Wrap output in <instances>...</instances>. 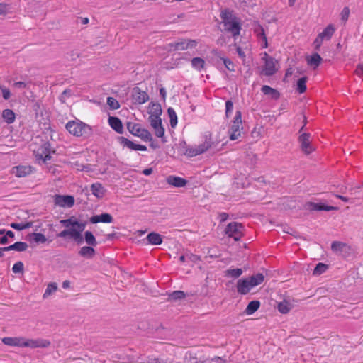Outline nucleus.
Segmentation results:
<instances>
[{"instance_id":"obj_1","label":"nucleus","mask_w":363,"mask_h":363,"mask_svg":"<svg viewBox=\"0 0 363 363\" xmlns=\"http://www.w3.org/2000/svg\"><path fill=\"white\" fill-rule=\"evenodd\" d=\"M60 224L65 228L63 230L57 234V237L62 238H69L75 241L77 244H82L84 240L90 246H96L97 241L91 231H86L84 235L82 232L86 226V222H79L74 216L69 218L61 220Z\"/></svg>"},{"instance_id":"obj_2","label":"nucleus","mask_w":363,"mask_h":363,"mask_svg":"<svg viewBox=\"0 0 363 363\" xmlns=\"http://www.w3.org/2000/svg\"><path fill=\"white\" fill-rule=\"evenodd\" d=\"M220 18L226 31L231 33L233 37L240 35V22L232 11L228 9L223 10L220 13Z\"/></svg>"},{"instance_id":"obj_3","label":"nucleus","mask_w":363,"mask_h":363,"mask_svg":"<svg viewBox=\"0 0 363 363\" xmlns=\"http://www.w3.org/2000/svg\"><path fill=\"white\" fill-rule=\"evenodd\" d=\"M65 128L70 134L75 137L88 138L93 134L92 128L79 120L69 121Z\"/></svg>"},{"instance_id":"obj_4","label":"nucleus","mask_w":363,"mask_h":363,"mask_svg":"<svg viewBox=\"0 0 363 363\" xmlns=\"http://www.w3.org/2000/svg\"><path fill=\"white\" fill-rule=\"evenodd\" d=\"M216 145L217 144L211 140V134L206 135L203 143L195 147L189 146L187 157H191L201 155L208 150L216 146Z\"/></svg>"},{"instance_id":"obj_5","label":"nucleus","mask_w":363,"mask_h":363,"mask_svg":"<svg viewBox=\"0 0 363 363\" xmlns=\"http://www.w3.org/2000/svg\"><path fill=\"white\" fill-rule=\"evenodd\" d=\"M126 127L128 131L133 135L139 137L143 141H152L153 138L152 134L149 130L142 128L139 123H134L132 122H127Z\"/></svg>"},{"instance_id":"obj_6","label":"nucleus","mask_w":363,"mask_h":363,"mask_svg":"<svg viewBox=\"0 0 363 363\" xmlns=\"http://www.w3.org/2000/svg\"><path fill=\"white\" fill-rule=\"evenodd\" d=\"M242 114L240 111H236L233 125L228 130L229 138L231 140H235L241 136Z\"/></svg>"},{"instance_id":"obj_7","label":"nucleus","mask_w":363,"mask_h":363,"mask_svg":"<svg viewBox=\"0 0 363 363\" xmlns=\"http://www.w3.org/2000/svg\"><path fill=\"white\" fill-rule=\"evenodd\" d=\"M243 225L237 222L230 223L225 228V234L233 238L235 241H238L242 237Z\"/></svg>"},{"instance_id":"obj_8","label":"nucleus","mask_w":363,"mask_h":363,"mask_svg":"<svg viewBox=\"0 0 363 363\" xmlns=\"http://www.w3.org/2000/svg\"><path fill=\"white\" fill-rule=\"evenodd\" d=\"M50 345V342L45 339H23V347L35 348H45Z\"/></svg>"},{"instance_id":"obj_9","label":"nucleus","mask_w":363,"mask_h":363,"mask_svg":"<svg viewBox=\"0 0 363 363\" xmlns=\"http://www.w3.org/2000/svg\"><path fill=\"white\" fill-rule=\"evenodd\" d=\"M310 138L311 135L306 133L301 134L298 137V142L301 144V150L306 155L311 154L315 150L311 145Z\"/></svg>"},{"instance_id":"obj_10","label":"nucleus","mask_w":363,"mask_h":363,"mask_svg":"<svg viewBox=\"0 0 363 363\" xmlns=\"http://www.w3.org/2000/svg\"><path fill=\"white\" fill-rule=\"evenodd\" d=\"M262 60L265 62L264 67L263 69L264 74L267 77L272 76L277 72V69L275 67V59L265 53Z\"/></svg>"},{"instance_id":"obj_11","label":"nucleus","mask_w":363,"mask_h":363,"mask_svg":"<svg viewBox=\"0 0 363 363\" xmlns=\"http://www.w3.org/2000/svg\"><path fill=\"white\" fill-rule=\"evenodd\" d=\"M148 120L155 130V135L158 138H163L164 135V128L162 125L161 118L157 116H149Z\"/></svg>"},{"instance_id":"obj_12","label":"nucleus","mask_w":363,"mask_h":363,"mask_svg":"<svg viewBox=\"0 0 363 363\" xmlns=\"http://www.w3.org/2000/svg\"><path fill=\"white\" fill-rule=\"evenodd\" d=\"M132 99L134 104H143L149 100L148 94L135 86L132 90Z\"/></svg>"},{"instance_id":"obj_13","label":"nucleus","mask_w":363,"mask_h":363,"mask_svg":"<svg viewBox=\"0 0 363 363\" xmlns=\"http://www.w3.org/2000/svg\"><path fill=\"white\" fill-rule=\"evenodd\" d=\"M55 204L61 207L70 208L74 204V199L72 196H63L56 194L54 196Z\"/></svg>"},{"instance_id":"obj_14","label":"nucleus","mask_w":363,"mask_h":363,"mask_svg":"<svg viewBox=\"0 0 363 363\" xmlns=\"http://www.w3.org/2000/svg\"><path fill=\"white\" fill-rule=\"evenodd\" d=\"M306 208L309 211H333V210H337L338 208L335 206H328L323 203H313V202H308L306 203Z\"/></svg>"},{"instance_id":"obj_15","label":"nucleus","mask_w":363,"mask_h":363,"mask_svg":"<svg viewBox=\"0 0 363 363\" xmlns=\"http://www.w3.org/2000/svg\"><path fill=\"white\" fill-rule=\"evenodd\" d=\"M252 288L247 278L239 279L237 282V291L240 294L245 295L248 294Z\"/></svg>"},{"instance_id":"obj_16","label":"nucleus","mask_w":363,"mask_h":363,"mask_svg":"<svg viewBox=\"0 0 363 363\" xmlns=\"http://www.w3.org/2000/svg\"><path fill=\"white\" fill-rule=\"evenodd\" d=\"M118 141L120 143L124 146H126L129 149L133 150H140V151H145L147 150V147L145 145H138L135 144L133 142L130 141V140L121 136L118 137Z\"/></svg>"},{"instance_id":"obj_17","label":"nucleus","mask_w":363,"mask_h":363,"mask_svg":"<svg viewBox=\"0 0 363 363\" xmlns=\"http://www.w3.org/2000/svg\"><path fill=\"white\" fill-rule=\"evenodd\" d=\"M197 45L195 40H182L176 43L174 45V50H185L189 48H194Z\"/></svg>"},{"instance_id":"obj_18","label":"nucleus","mask_w":363,"mask_h":363,"mask_svg":"<svg viewBox=\"0 0 363 363\" xmlns=\"http://www.w3.org/2000/svg\"><path fill=\"white\" fill-rule=\"evenodd\" d=\"M91 223H97L99 222L110 223L113 220V216L107 213H101V215L93 216L89 219Z\"/></svg>"},{"instance_id":"obj_19","label":"nucleus","mask_w":363,"mask_h":363,"mask_svg":"<svg viewBox=\"0 0 363 363\" xmlns=\"http://www.w3.org/2000/svg\"><path fill=\"white\" fill-rule=\"evenodd\" d=\"M30 166H16L13 167L12 174L17 177H24L30 174L32 172Z\"/></svg>"},{"instance_id":"obj_20","label":"nucleus","mask_w":363,"mask_h":363,"mask_svg":"<svg viewBox=\"0 0 363 363\" xmlns=\"http://www.w3.org/2000/svg\"><path fill=\"white\" fill-rule=\"evenodd\" d=\"M108 123L110 126L118 133L121 134L123 132V126L121 121L116 116H109Z\"/></svg>"},{"instance_id":"obj_21","label":"nucleus","mask_w":363,"mask_h":363,"mask_svg":"<svg viewBox=\"0 0 363 363\" xmlns=\"http://www.w3.org/2000/svg\"><path fill=\"white\" fill-rule=\"evenodd\" d=\"M23 337H6L2 338V342L8 346L23 347Z\"/></svg>"},{"instance_id":"obj_22","label":"nucleus","mask_w":363,"mask_h":363,"mask_svg":"<svg viewBox=\"0 0 363 363\" xmlns=\"http://www.w3.org/2000/svg\"><path fill=\"white\" fill-rule=\"evenodd\" d=\"M4 253V251H10L15 250L17 252H23L26 251L28 248V245L26 242H16L14 244L9 245L8 247H0Z\"/></svg>"},{"instance_id":"obj_23","label":"nucleus","mask_w":363,"mask_h":363,"mask_svg":"<svg viewBox=\"0 0 363 363\" xmlns=\"http://www.w3.org/2000/svg\"><path fill=\"white\" fill-rule=\"evenodd\" d=\"M167 182L175 187H183L187 184V181L185 179L176 176H169L167 178Z\"/></svg>"},{"instance_id":"obj_24","label":"nucleus","mask_w":363,"mask_h":363,"mask_svg":"<svg viewBox=\"0 0 363 363\" xmlns=\"http://www.w3.org/2000/svg\"><path fill=\"white\" fill-rule=\"evenodd\" d=\"M261 90L264 95L269 96L272 99L277 100L280 97L279 91L269 86L264 85L261 88Z\"/></svg>"},{"instance_id":"obj_25","label":"nucleus","mask_w":363,"mask_h":363,"mask_svg":"<svg viewBox=\"0 0 363 363\" xmlns=\"http://www.w3.org/2000/svg\"><path fill=\"white\" fill-rule=\"evenodd\" d=\"M39 150L43 151V153H45L44 163H46L51 159V153L55 152V150L51 147V145L48 142L44 143L39 149Z\"/></svg>"},{"instance_id":"obj_26","label":"nucleus","mask_w":363,"mask_h":363,"mask_svg":"<svg viewBox=\"0 0 363 363\" xmlns=\"http://www.w3.org/2000/svg\"><path fill=\"white\" fill-rule=\"evenodd\" d=\"M253 30L254 33L257 35V36L261 38L264 41V44L263 45V48H267L268 46L267 40L263 27L260 24L255 23L253 24Z\"/></svg>"},{"instance_id":"obj_27","label":"nucleus","mask_w":363,"mask_h":363,"mask_svg":"<svg viewBox=\"0 0 363 363\" xmlns=\"http://www.w3.org/2000/svg\"><path fill=\"white\" fill-rule=\"evenodd\" d=\"M93 247L94 246L90 245L82 247L78 252L79 255L87 259L93 258L96 254L95 250Z\"/></svg>"},{"instance_id":"obj_28","label":"nucleus","mask_w":363,"mask_h":363,"mask_svg":"<svg viewBox=\"0 0 363 363\" xmlns=\"http://www.w3.org/2000/svg\"><path fill=\"white\" fill-rule=\"evenodd\" d=\"M306 59L307 64L309 66L313 67V69H316L322 61V57L317 52L313 54L311 56L306 57Z\"/></svg>"},{"instance_id":"obj_29","label":"nucleus","mask_w":363,"mask_h":363,"mask_svg":"<svg viewBox=\"0 0 363 363\" xmlns=\"http://www.w3.org/2000/svg\"><path fill=\"white\" fill-rule=\"evenodd\" d=\"M91 191L96 197L101 199L104 196L106 190L100 183H94L91 185Z\"/></svg>"},{"instance_id":"obj_30","label":"nucleus","mask_w":363,"mask_h":363,"mask_svg":"<svg viewBox=\"0 0 363 363\" xmlns=\"http://www.w3.org/2000/svg\"><path fill=\"white\" fill-rule=\"evenodd\" d=\"M27 239L35 243H45L47 241L46 237L40 233H31L27 235Z\"/></svg>"},{"instance_id":"obj_31","label":"nucleus","mask_w":363,"mask_h":363,"mask_svg":"<svg viewBox=\"0 0 363 363\" xmlns=\"http://www.w3.org/2000/svg\"><path fill=\"white\" fill-rule=\"evenodd\" d=\"M148 242L151 245H160L162 242V235L157 233L152 232L150 233L146 238Z\"/></svg>"},{"instance_id":"obj_32","label":"nucleus","mask_w":363,"mask_h":363,"mask_svg":"<svg viewBox=\"0 0 363 363\" xmlns=\"http://www.w3.org/2000/svg\"><path fill=\"white\" fill-rule=\"evenodd\" d=\"M212 53H213L215 55V56H216L218 57V60H221L223 62L225 67L229 71L233 72V71L235 70V69H234V67H235L234 64H233V62L230 60H229L228 58H224V57L220 56L217 50H213L212 51Z\"/></svg>"},{"instance_id":"obj_33","label":"nucleus","mask_w":363,"mask_h":363,"mask_svg":"<svg viewBox=\"0 0 363 363\" xmlns=\"http://www.w3.org/2000/svg\"><path fill=\"white\" fill-rule=\"evenodd\" d=\"M252 287L261 284L264 280V275L262 273H257L247 278Z\"/></svg>"},{"instance_id":"obj_34","label":"nucleus","mask_w":363,"mask_h":363,"mask_svg":"<svg viewBox=\"0 0 363 363\" xmlns=\"http://www.w3.org/2000/svg\"><path fill=\"white\" fill-rule=\"evenodd\" d=\"M335 30V27L332 24H330L318 35L324 40H330L334 34Z\"/></svg>"},{"instance_id":"obj_35","label":"nucleus","mask_w":363,"mask_h":363,"mask_svg":"<svg viewBox=\"0 0 363 363\" xmlns=\"http://www.w3.org/2000/svg\"><path fill=\"white\" fill-rule=\"evenodd\" d=\"M58 289L57 284L55 282H50L47 285V288L43 295L44 299L48 298L52 294L57 291Z\"/></svg>"},{"instance_id":"obj_36","label":"nucleus","mask_w":363,"mask_h":363,"mask_svg":"<svg viewBox=\"0 0 363 363\" xmlns=\"http://www.w3.org/2000/svg\"><path fill=\"white\" fill-rule=\"evenodd\" d=\"M259 306L260 302L259 301H252L248 303L245 312L247 315H252L259 309Z\"/></svg>"},{"instance_id":"obj_37","label":"nucleus","mask_w":363,"mask_h":363,"mask_svg":"<svg viewBox=\"0 0 363 363\" xmlns=\"http://www.w3.org/2000/svg\"><path fill=\"white\" fill-rule=\"evenodd\" d=\"M2 117L4 120L9 124H11L15 121V113L11 109H5L2 112Z\"/></svg>"},{"instance_id":"obj_38","label":"nucleus","mask_w":363,"mask_h":363,"mask_svg":"<svg viewBox=\"0 0 363 363\" xmlns=\"http://www.w3.org/2000/svg\"><path fill=\"white\" fill-rule=\"evenodd\" d=\"M162 112V111L160 104L155 103L151 104L149 111L150 116L160 117Z\"/></svg>"},{"instance_id":"obj_39","label":"nucleus","mask_w":363,"mask_h":363,"mask_svg":"<svg viewBox=\"0 0 363 363\" xmlns=\"http://www.w3.org/2000/svg\"><path fill=\"white\" fill-rule=\"evenodd\" d=\"M186 297V295L182 291H174L172 294L169 295L168 301H173L177 300L184 299Z\"/></svg>"},{"instance_id":"obj_40","label":"nucleus","mask_w":363,"mask_h":363,"mask_svg":"<svg viewBox=\"0 0 363 363\" xmlns=\"http://www.w3.org/2000/svg\"><path fill=\"white\" fill-rule=\"evenodd\" d=\"M277 308L280 313L286 314L290 311L291 305L288 301H284L278 303Z\"/></svg>"},{"instance_id":"obj_41","label":"nucleus","mask_w":363,"mask_h":363,"mask_svg":"<svg viewBox=\"0 0 363 363\" xmlns=\"http://www.w3.org/2000/svg\"><path fill=\"white\" fill-rule=\"evenodd\" d=\"M191 65L194 68L200 71L204 67L205 61L201 57H194L191 60Z\"/></svg>"},{"instance_id":"obj_42","label":"nucleus","mask_w":363,"mask_h":363,"mask_svg":"<svg viewBox=\"0 0 363 363\" xmlns=\"http://www.w3.org/2000/svg\"><path fill=\"white\" fill-rule=\"evenodd\" d=\"M243 273V271L240 268L228 269L225 272L226 277H230L233 278H238L240 277Z\"/></svg>"},{"instance_id":"obj_43","label":"nucleus","mask_w":363,"mask_h":363,"mask_svg":"<svg viewBox=\"0 0 363 363\" xmlns=\"http://www.w3.org/2000/svg\"><path fill=\"white\" fill-rule=\"evenodd\" d=\"M347 247L346 244L340 242V241H334L331 245V249L333 252L338 253L343 251L345 248Z\"/></svg>"},{"instance_id":"obj_44","label":"nucleus","mask_w":363,"mask_h":363,"mask_svg":"<svg viewBox=\"0 0 363 363\" xmlns=\"http://www.w3.org/2000/svg\"><path fill=\"white\" fill-rule=\"evenodd\" d=\"M307 80H308L307 77H303L298 80L296 89L300 94H303L306 91V83Z\"/></svg>"},{"instance_id":"obj_45","label":"nucleus","mask_w":363,"mask_h":363,"mask_svg":"<svg viewBox=\"0 0 363 363\" xmlns=\"http://www.w3.org/2000/svg\"><path fill=\"white\" fill-rule=\"evenodd\" d=\"M167 113L170 118V125L172 128H174L177 124V116L176 112L170 107L167 109Z\"/></svg>"},{"instance_id":"obj_46","label":"nucleus","mask_w":363,"mask_h":363,"mask_svg":"<svg viewBox=\"0 0 363 363\" xmlns=\"http://www.w3.org/2000/svg\"><path fill=\"white\" fill-rule=\"evenodd\" d=\"M33 226L32 222H27L26 223H12L11 224V227L18 230H22L25 229L30 228Z\"/></svg>"},{"instance_id":"obj_47","label":"nucleus","mask_w":363,"mask_h":363,"mask_svg":"<svg viewBox=\"0 0 363 363\" xmlns=\"http://www.w3.org/2000/svg\"><path fill=\"white\" fill-rule=\"evenodd\" d=\"M328 269V265L323 264V263H318L316 267H315L313 274V275H320L323 273H324Z\"/></svg>"},{"instance_id":"obj_48","label":"nucleus","mask_w":363,"mask_h":363,"mask_svg":"<svg viewBox=\"0 0 363 363\" xmlns=\"http://www.w3.org/2000/svg\"><path fill=\"white\" fill-rule=\"evenodd\" d=\"M107 104L108 105L109 108L112 110H116L120 108V104L118 101L113 97L107 98Z\"/></svg>"},{"instance_id":"obj_49","label":"nucleus","mask_w":363,"mask_h":363,"mask_svg":"<svg viewBox=\"0 0 363 363\" xmlns=\"http://www.w3.org/2000/svg\"><path fill=\"white\" fill-rule=\"evenodd\" d=\"M24 265L23 263L21 261L15 263L12 267V271L13 273H23Z\"/></svg>"},{"instance_id":"obj_50","label":"nucleus","mask_w":363,"mask_h":363,"mask_svg":"<svg viewBox=\"0 0 363 363\" xmlns=\"http://www.w3.org/2000/svg\"><path fill=\"white\" fill-rule=\"evenodd\" d=\"M188 147L189 146L185 141H182L178 145V150L180 154L186 156H187Z\"/></svg>"},{"instance_id":"obj_51","label":"nucleus","mask_w":363,"mask_h":363,"mask_svg":"<svg viewBox=\"0 0 363 363\" xmlns=\"http://www.w3.org/2000/svg\"><path fill=\"white\" fill-rule=\"evenodd\" d=\"M0 90L2 92V96L5 100H8L11 97V91L6 86L0 84Z\"/></svg>"},{"instance_id":"obj_52","label":"nucleus","mask_w":363,"mask_h":363,"mask_svg":"<svg viewBox=\"0 0 363 363\" xmlns=\"http://www.w3.org/2000/svg\"><path fill=\"white\" fill-rule=\"evenodd\" d=\"M233 108V104L231 101L228 100L225 102V115L228 118L230 114L232 113Z\"/></svg>"},{"instance_id":"obj_53","label":"nucleus","mask_w":363,"mask_h":363,"mask_svg":"<svg viewBox=\"0 0 363 363\" xmlns=\"http://www.w3.org/2000/svg\"><path fill=\"white\" fill-rule=\"evenodd\" d=\"M72 91L70 89H65L60 95L59 99L62 103H65L66 97L70 96Z\"/></svg>"},{"instance_id":"obj_54","label":"nucleus","mask_w":363,"mask_h":363,"mask_svg":"<svg viewBox=\"0 0 363 363\" xmlns=\"http://www.w3.org/2000/svg\"><path fill=\"white\" fill-rule=\"evenodd\" d=\"M324 39L322 38L321 36H320L319 35H318L317 38H315V40H314L313 42V44H314V46H315V49L318 50L322 45V43H323V40Z\"/></svg>"},{"instance_id":"obj_55","label":"nucleus","mask_w":363,"mask_h":363,"mask_svg":"<svg viewBox=\"0 0 363 363\" xmlns=\"http://www.w3.org/2000/svg\"><path fill=\"white\" fill-rule=\"evenodd\" d=\"M350 15V9L348 7H345L341 12V19L347 21Z\"/></svg>"},{"instance_id":"obj_56","label":"nucleus","mask_w":363,"mask_h":363,"mask_svg":"<svg viewBox=\"0 0 363 363\" xmlns=\"http://www.w3.org/2000/svg\"><path fill=\"white\" fill-rule=\"evenodd\" d=\"M13 86L15 88L23 89L27 88L28 83H26L24 82H16L13 84Z\"/></svg>"},{"instance_id":"obj_57","label":"nucleus","mask_w":363,"mask_h":363,"mask_svg":"<svg viewBox=\"0 0 363 363\" xmlns=\"http://www.w3.org/2000/svg\"><path fill=\"white\" fill-rule=\"evenodd\" d=\"M186 256L188 260L194 263L200 260V257L194 254H186Z\"/></svg>"},{"instance_id":"obj_58","label":"nucleus","mask_w":363,"mask_h":363,"mask_svg":"<svg viewBox=\"0 0 363 363\" xmlns=\"http://www.w3.org/2000/svg\"><path fill=\"white\" fill-rule=\"evenodd\" d=\"M74 165L77 168V170H88L89 169V166H86L82 164H79V162H76L74 163Z\"/></svg>"},{"instance_id":"obj_59","label":"nucleus","mask_w":363,"mask_h":363,"mask_svg":"<svg viewBox=\"0 0 363 363\" xmlns=\"http://www.w3.org/2000/svg\"><path fill=\"white\" fill-rule=\"evenodd\" d=\"M8 5L6 4L0 3V15L6 13Z\"/></svg>"},{"instance_id":"obj_60","label":"nucleus","mask_w":363,"mask_h":363,"mask_svg":"<svg viewBox=\"0 0 363 363\" xmlns=\"http://www.w3.org/2000/svg\"><path fill=\"white\" fill-rule=\"evenodd\" d=\"M355 73L359 77H363V65H359L357 67Z\"/></svg>"},{"instance_id":"obj_61","label":"nucleus","mask_w":363,"mask_h":363,"mask_svg":"<svg viewBox=\"0 0 363 363\" xmlns=\"http://www.w3.org/2000/svg\"><path fill=\"white\" fill-rule=\"evenodd\" d=\"M236 51L239 57H240L243 60H245V54L242 50V48L240 47H237Z\"/></svg>"},{"instance_id":"obj_62","label":"nucleus","mask_w":363,"mask_h":363,"mask_svg":"<svg viewBox=\"0 0 363 363\" xmlns=\"http://www.w3.org/2000/svg\"><path fill=\"white\" fill-rule=\"evenodd\" d=\"M44 156H45V153H43V151H40V150H38L35 155L37 160H42L43 162H44Z\"/></svg>"},{"instance_id":"obj_63","label":"nucleus","mask_w":363,"mask_h":363,"mask_svg":"<svg viewBox=\"0 0 363 363\" xmlns=\"http://www.w3.org/2000/svg\"><path fill=\"white\" fill-rule=\"evenodd\" d=\"M187 363H203V362L197 361L196 357L190 355L189 360Z\"/></svg>"},{"instance_id":"obj_64","label":"nucleus","mask_w":363,"mask_h":363,"mask_svg":"<svg viewBox=\"0 0 363 363\" xmlns=\"http://www.w3.org/2000/svg\"><path fill=\"white\" fill-rule=\"evenodd\" d=\"M220 218L221 222H224L228 218V214L226 213H222L220 214Z\"/></svg>"}]
</instances>
